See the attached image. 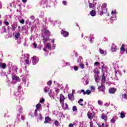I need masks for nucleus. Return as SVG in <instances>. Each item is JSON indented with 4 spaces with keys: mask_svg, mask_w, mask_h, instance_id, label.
<instances>
[{
    "mask_svg": "<svg viewBox=\"0 0 127 127\" xmlns=\"http://www.w3.org/2000/svg\"><path fill=\"white\" fill-rule=\"evenodd\" d=\"M44 91L45 93H47L49 91V88L48 87H45Z\"/></svg>",
    "mask_w": 127,
    "mask_h": 127,
    "instance_id": "nucleus-29",
    "label": "nucleus"
},
{
    "mask_svg": "<svg viewBox=\"0 0 127 127\" xmlns=\"http://www.w3.org/2000/svg\"><path fill=\"white\" fill-rule=\"evenodd\" d=\"M68 99L70 101H74L75 98H74V93H72L71 94H69L68 95Z\"/></svg>",
    "mask_w": 127,
    "mask_h": 127,
    "instance_id": "nucleus-6",
    "label": "nucleus"
},
{
    "mask_svg": "<svg viewBox=\"0 0 127 127\" xmlns=\"http://www.w3.org/2000/svg\"><path fill=\"white\" fill-rule=\"evenodd\" d=\"M7 29L8 31H9V30H10V28H9V26H8L7 28Z\"/></svg>",
    "mask_w": 127,
    "mask_h": 127,
    "instance_id": "nucleus-62",
    "label": "nucleus"
},
{
    "mask_svg": "<svg viewBox=\"0 0 127 127\" xmlns=\"http://www.w3.org/2000/svg\"><path fill=\"white\" fill-rule=\"evenodd\" d=\"M1 7H2V4H1V2H0V9H1Z\"/></svg>",
    "mask_w": 127,
    "mask_h": 127,
    "instance_id": "nucleus-59",
    "label": "nucleus"
},
{
    "mask_svg": "<svg viewBox=\"0 0 127 127\" xmlns=\"http://www.w3.org/2000/svg\"><path fill=\"white\" fill-rule=\"evenodd\" d=\"M104 106H105V107H109L110 106V104H109V103L108 102H106Z\"/></svg>",
    "mask_w": 127,
    "mask_h": 127,
    "instance_id": "nucleus-50",
    "label": "nucleus"
},
{
    "mask_svg": "<svg viewBox=\"0 0 127 127\" xmlns=\"http://www.w3.org/2000/svg\"><path fill=\"white\" fill-rule=\"evenodd\" d=\"M32 60L33 65H35L36 63H38V60H37V58L35 56L32 58Z\"/></svg>",
    "mask_w": 127,
    "mask_h": 127,
    "instance_id": "nucleus-5",
    "label": "nucleus"
},
{
    "mask_svg": "<svg viewBox=\"0 0 127 127\" xmlns=\"http://www.w3.org/2000/svg\"><path fill=\"white\" fill-rule=\"evenodd\" d=\"M65 109L66 110H68L69 109V107H68V104H67V103H65Z\"/></svg>",
    "mask_w": 127,
    "mask_h": 127,
    "instance_id": "nucleus-52",
    "label": "nucleus"
},
{
    "mask_svg": "<svg viewBox=\"0 0 127 127\" xmlns=\"http://www.w3.org/2000/svg\"><path fill=\"white\" fill-rule=\"evenodd\" d=\"M83 101H84V100H83V99H79V101H78V103L79 104V105H80V106H81L82 107H83V106H84V104L81 103H82V102H83Z\"/></svg>",
    "mask_w": 127,
    "mask_h": 127,
    "instance_id": "nucleus-19",
    "label": "nucleus"
},
{
    "mask_svg": "<svg viewBox=\"0 0 127 127\" xmlns=\"http://www.w3.org/2000/svg\"><path fill=\"white\" fill-rule=\"evenodd\" d=\"M20 89H21V86H18V90H20Z\"/></svg>",
    "mask_w": 127,
    "mask_h": 127,
    "instance_id": "nucleus-60",
    "label": "nucleus"
},
{
    "mask_svg": "<svg viewBox=\"0 0 127 127\" xmlns=\"http://www.w3.org/2000/svg\"><path fill=\"white\" fill-rule=\"evenodd\" d=\"M45 33L46 34H47L48 36H50V34H51V33H50V31L46 29H45Z\"/></svg>",
    "mask_w": 127,
    "mask_h": 127,
    "instance_id": "nucleus-18",
    "label": "nucleus"
},
{
    "mask_svg": "<svg viewBox=\"0 0 127 127\" xmlns=\"http://www.w3.org/2000/svg\"><path fill=\"white\" fill-rule=\"evenodd\" d=\"M74 126H75V125H73V124H70L69 125H68V127H74Z\"/></svg>",
    "mask_w": 127,
    "mask_h": 127,
    "instance_id": "nucleus-47",
    "label": "nucleus"
},
{
    "mask_svg": "<svg viewBox=\"0 0 127 127\" xmlns=\"http://www.w3.org/2000/svg\"><path fill=\"white\" fill-rule=\"evenodd\" d=\"M98 105H102V104H103V102H102V101H101V100H98Z\"/></svg>",
    "mask_w": 127,
    "mask_h": 127,
    "instance_id": "nucleus-46",
    "label": "nucleus"
},
{
    "mask_svg": "<svg viewBox=\"0 0 127 127\" xmlns=\"http://www.w3.org/2000/svg\"><path fill=\"white\" fill-rule=\"evenodd\" d=\"M25 63L27 65H29L30 63H29V59H27L25 60Z\"/></svg>",
    "mask_w": 127,
    "mask_h": 127,
    "instance_id": "nucleus-30",
    "label": "nucleus"
},
{
    "mask_svg": "<svg viewBox=\"0 0 127 127\" xmlns=\"http://www.w3.org/2000/svg\"><path fill=\"white\" fill-rule=\"evenodd\" d=\"M40 107H41V104H40V103H38L36 105V108L37 110H39Z\"/></svg>",
    "mask_w": 127,
    "mask_h": 127,
    "instance_id": "nucleus-27",
    "label": "nucleus"
},
{
    "mask_svg": "<svg viewBox=\"0 0 127 127\" xmlns=\"http://www.w3.org/2000/svg\"><path fill=\"white\" fill-rule=\"evenodd\" d=\"M120 117L121 118V119H124V118H126V115H125V113H121Z\"/></svg>",
    "mask_w": 127,
    "mask_h": 127,
    "instance_id": "nucleus-23",
    "label": "nucleus"
},
{
    "mask_svg": "<svg viewBox=\"0 0 127 127\" xmlns=\"http://www.w3.org/2000/svg\"><path fill=\"white\" fill-rule=\"evenodd\" d=\"M6 33V28L5 26H3L2 27V32L1 33Z\"/></svg>",
    "mask_w": 127,
    "mask_h": 127,
    "instance_id": "nucleus-20",
    "label": "nucleus"
},
{
    "mask_svg": "<svg viewBox=\"0 0 127 127\" xmlns=\"http://www.w3.org/2000/svg\"><path fill=\"white\" fill-rule=\"evenodd\" d=\"M101 119H102V120H104L105 122H107V116L105 115L104 114L101 115Z\"/></svg>",
    "mask_w": 127,
    "mask_h": 127,
    "instance_id": "nucleus-17",
    "label": "nucleus"
},
{
    "mask_svg": "<svg viewBox=\"0 0 127 127\" xmlns=\"http://www.w3.org/2000/svg\"><path fill=\"white\" fill-rule=\"evenodd\" d=\"M102 72H104V68H105V65H103L102 66Z\"/></svg>",
    "mask_w": 127,
    "mask_h": 127,
    "instance_id": "nucleus-55",
    "label": "nucleus"
},
{
    "mask_svg": "<svg viewBox=\"0 0 127 127\" xmlns=\"http://www.w3.org/2000/svg\"><path fill=\"white\" fill-rule=\"evenodd\" d=\"M61 34H62L64 37H68L69 36V32L63 30L61 31Z\"/></svg>",
    "mask_w": 127,
    "mask_h": 127,
    "instance_id": "nucleus-3",
    "label": "nucleus"
},
{
    "mask_svg": "<svg viewBox=\"0 0 127 127\" xmlns=\"http://www.w3.org/2000/svg\"><path fill=\"white\" fill-rule=\"evenodd\" d=\"M19 36H20V33L19 32L16 33L14 35V37L16 38V39H18Z\"/></svg>",
    "mask_w": 127,
    "mask_h": 127,
    "instance_id": "nucleus-21",
    "label": "nucleus"
},
{
    "mask_svg": "<svg viewBox=\"0 0 127 127\" xmlns=\"http://www.w3.org/2000/svg\"><path fill=\"white\" fill-rule=\"evenodd\" d=\"M47 48H48V49H51V44L50 43L47 44Z\"/></svg>",
    "mask_w": 127,
    "mask_h": 127,
    "instance_id": "nucleus-25",
    "label": "nucleus"
},
{
    "mask_svg": "<svg viewBox=\"0 0 127 127\" xmlns=\"http://www.w3.org/2000/svg\"><path fill=\"white\" fill-rule=\"evenodd\" d=\"M111 13L112 14H116L117 13V11H112Z\"/></svg>",
    "mask_w": 127,
    "mask_h": 127,
    "instance_id": "nucleus-54",
    "label": "nucleus"
},
{
    "mask_svg": "<svg viewBox=\"0 0 127 127\" xmlns=\"http://www.w3.org/2000/svg\"><path fill=\"white\" fill-rule=\"evenodd\" d=\"M98 90H100L101 89V92H103V93L105 92V90H106V87H105V86L104 85L101 84V86H99L98 87Z\"/></svg>",
    "mask_w": 127,
    "mask_h": 127,
    "instance_id": "nucleus-7",
    "label": "nucleus"
},
{
    "mask_svg": "<svg viewBox=\"0 0 127 127\" xmlns=\"http://www.w3.org/2000/svg\"><path fill=\"white\" fill-rule=\"evenodd\" d=\"M45 102V99L44 98L42 99L40 101V103H44Z\"/></svg>",
    "mask_w": 127,
    "mask_h": 127,
    "instance_id": "nucleus-41",
    "label": "nucleus"
},
{
    "mask_svg": "<svg viewBox=\"0 0 127 127\" xmlns=\"http://www.w3.org/2000/svg\"><path fill=\"white\" fill-rule=\"evenodd\" d=\"M21 119L22 121H24V120H25V116L24 115H22Z\"/></svg>",
    "mask_w": 127,
    "mask_h": 127,
    "instance_id": "nucleus-42",
    "label": "nucleus"
},
{
    "mask_svg": "<svg viewBox=\"0 0 127 127\" xmlns=\"http://www.w3.org/2000/svg\"><path fill=\"white\" fill-rule=\"evenodd\" d=\"M125 47V45L123 44L120 49V52H121V54H123V53H124V52H126V48Z\"/></svg>",
    "mask_w": 127,
    "mask_h": 127,
    "instance_id": "nucleus-10",
    "label": "nucleus"
},
{
    "mask_svg": "<svg viewBox=\"0 0 127 127\" xmlns=\"http://www.w3.org/2000/svg\"><path fill=\"white\" fill-rule=\"evenodd\" d=\"M94 65L95 66H98V65H100V63H99L98 62H96L94 63Z\"/></svg>",
    "mask_w": 127,
    "mask_h": 127,
    "instance_id": "nucleus-45",
    "label": "nucleus"
},
{
    "mask_svg": "<svg viewBox=\"0 0 127 127\" xmlns=\"http://www.w3.org/2000/svg\"><path fill=\"white\" fill-rule=\"evenodd\" d=\"M1 67L2 69H5V67H6V64H5V63H2L1 64Z\"/></svg>",
    "mask_w": 127,
    "mask_h": 127,
    "instance_id": "nucleus-28",
    "label": "nucleus"
},
{
    "mask_svg": "<svg viewBox=\"0 0 127 127\" xmlns=\"http://www.w3.org/2000/svg\"><path fill=\"white\" fill-rule=\"evenodd\" d=\"M49 122H51V118H49V116H47L45 118L44 124H48Z\"/></svg>",
    "mask_w": 127,
    "mask_h": 127,
    "instance_id": "nucleus-13",
    "label": "nucleus"
},
{
    "mask_svg": "<svg viewBox=\"0 0 127 127\" xmlns=\"http://www.w3.org/2000/svg\"><path fill=\"white\" fill-rule=\"evenodd\" d=\"M111 50L112 51V52H116L117 50H118V49L117 48V46L113 45L112 46L111 48Z\"/></svg>",
    "mask_w": 127,
    "mask_h": 127,
    "instance_id": "nucleus-12",
    "label": "nucleus"
},
{
    "mask_svg": "<svg viewBox=\"0 0 127 127\" xmlns=\"http://www.w3.org/2000/svg\"><path fill=\"white\" fill-rule=\"evenodd\" d=\"M55 92L56 94H58L60 92V90L59 88H55Z\"/></svg>",
    "mask_w": 127,
    "mask_h": 127,
    "instance_id": "nucleus-40",
    "label": "nucleus"
},
{
    "mask_svg": "<svg viewBox=\"0 0 127 127\" xmlns=\"http://www.w3.org/2000/svg\"><path fill=\"white\" fill-rule=\"evenodd\" d=\"M37 112H38L37 109H35V112H34L35 115H37Z\"/></svg>",
    "mask_w": 127,
    "mask_h": 127,
    "instance_id": "nucleus-58",
    "label": "nucleus"
},
{
    "mask_svg": "<svg viewBox=\"0 0 127 127\" xmlns=\"http://www.w3.org/2000/svg\"><path fill=\"white\" fill-rule=\"evenodd\" d=\"M44 51H47L46 48L43 49Z\"/></svg>",
    "mask_w": 127,
    "mask_h": 127,
    "instance_id": "nucleus-64",
    "label": "nucleus"
},
{
    "mask_svg": "<svg viewBox=\"0 0 127 127\" xmlns=\"http://www.w3.org/2000/svg\"><path fill=\"white\" fill-rule=\"evenodd\" d=\"M16 27H17V23H16V25L12 24L10 27V29H11L12 31H15Z\"/></svg>",
    "mask_w": 127,
    "mask_h": 127,
    "instance_id": "nucleus-11",
    "label": "nucleus"
},
{
    "mask_svg": "<svg viewBox=\"0 0 127 127\" xmlns=\"http://www.w3.org/2000/svg\"><path fill=\"white\" fill-rule=\"evenodd\" d=\"M102 6L105 8V9H106L107 10V8H106L107 7V3H104L102 5Z\"/></svg>",
    "mask_w": 127,
    "mask_h": 127,
    "instance_id": "nucleus-35",
    "label": "nucleus"
},
{
    "mask_svg": "<svg viewBox=\"0 0 127 127\" xmlns=\"http://www.w3.org/2000/svg\"><path fill=\"white\" fill-rule=\"evenodd\" d=\"M20 23H21V24H24V20L23 19H22L21 20L19 21Z\"/></svg>",
    "mask_w": 127,
    "mask_h": 127,
    "instance_id": "nucleus-37",
    "label": "nucleus"
},
{
    "mask_svg": "<svg viewBox=\"0 0 127 127\" xmlns=\"http://www.w3.org/2000/svg\"><path fill=\"white\" fill-rule=\"evenodd\" d=\"M97 125L98 127H109V125H106L105 126V123H102V125H101V124H100L99 123H97Z\"/></svg>",
    "mask_w": 127,
    "mask_h": 127,
    "instance_id": "nucleus-15",
    "label": "nucleus"
},
{
    "mask_svg": "<svg viewBox=\"0 0 127 127\" xmlns=\"http://www.w3.org/2000/svg\"><path fill=\"white\" fill-rule=\"evenodd\" d=\"M116 120H118V117L117 116H113L112 119L110 121L111 124H115Z\"/></svg>",
    "mask_w": 127,
    "mask_h": 127,
    "instance_id": "nucleus-9",
    "label": "nucleus"
},
{
    "mask_svg": "<svg viewBox=\"0 0 127 127\" xmlns=\"http://www.w3.org/2000/svg\"><path fill=\"white\" fill-rule=\"evenodd\" d=\"M80 62H81V60L79 59H78L77 60V63H80Z\"/></svg>",
    "mask_w": 127,
    "mask_h": 127,
    "instance_id": "nucleus-61",
    "label": "nucleus"
},
{
    "mask_svg": "<svg viewBox=\"0 0 127 127\" xmlns=\"http://www.w3.org/2000/svg\"><path fill=\"white\" fill-rule=\"evenodd\" d=\"M90 95L91 94V91L90 90H87L85 92V95Z\"/></svg>",
    "mask_w": 127,
    "mask_h": 127,
    "instance_id": "nucleus-33",
    "label": "nucleus"
},
{
    "mask_svg": "<svg viewBox=\"0 0 127 127\" xmlns=\"http://www.w3.org/2000/svg\"><path fill=\"white\" fill-rule=\"evenodd\" d=\"M12 80L13 81H16V82H20V79L19 77L15 75L12 76Z\"/></svg>",
    "mask_w": 127,
    "mask_h": 127,
    "instance_id": "nucleus-4",
    "label": "nucleus"
},
{
    "mask_svg": "<svg viewBox=\"0 0 127 127\" xmlns=\"http://www.w3.org/2000/svg\"><path fill=\"white\" fill-rule=\"evenodd\" d=\"M117 91V89L115 88H110L109 89V94H115L116 93V91Z\"/></svg>",
    "mask_w": 127,
    "mask_h": 127,
    "instance_id": "nucleus-8",
    "label": "nucleus"
},
{
    "mask_svg": "<svg viewBox=\"0 0 127 127\" xmlns=\"http://www.w3.org/2000/svg\"><path fill=\"white\" fill-rule=\"evenodd\" d=\"M91 90H93V91H95V90H96V88L94 86H91Z\"/></svg>",
    "mask_w": 127,
    "mask_h": 127,
    "instance_id": "nucleus-53",
    "label": "nucleus"
},
{
    "mask_svg": "<svg viewBox=\"0 0 127 127\" xmlns=\"http://www.w3.org/2000/svg\"><path fill=\"white\" fill-rule=\"evenodd\" d=\"M54 124L56 127H58L59 125V122H58L57 120H56L54 122Z\"/></svg>",
    "mask_w": 127,
    "mask_h": 127,
    "instance_id": "nucleus-31",
    "label": "nucleus"
},
{
    "mask_svg": "<svg viewBox=\"0 0 127 127\" xmlns=\"http://www.w3.org/2000/svg\"><path fill=\"white\" fill-rule=\"evenodd\" d=\"M33 45L35 47V48H36V47H37V44L36 43H34L33 44Z\"/></svg>",
    "mask_w": 127,
    "mask_h": 127,
    "instance_id": "nucleus-51",
    "label": "nucleus"
},
{
    "mask_svg": "<svg viewBox=\"0 0 127 127\" xmlns=\"http://www.w3.org/2000/svg\"><path fill=\"white\" fill-rule=\"evenodd\" d=\"M67 3H68L67 2V1L66 0L63 1V4H64V5H67Z\"/></svg>",
    "mask_w": 127,
    "mask_h": 127,
    "instance_id": "nucleus-36",
    "label": "nucleus"
},
{
    "mask_svg": "<svg viewBox=\"0 0 127 127\" xmlns=\"http://www.w3.org/2000/svg\"><path fill=\"white\" fill-rule=\"evenodd\" d=\"M107 80L106 79V76L104 75V74L102 75V82H106Z\"/></svg>",
    "mask_w": 127,
    "mask_h": 127,
    "instance_id": "nucleus-26",
    "label": "nucleus"
},
{
    "mask_svg": "<svg viewBox=\"0 0 127 127\" xmlns=\"http://www.w3.org/2000/svg\"><path fill=\"white\" fill-rule=\"evenodd\" d=\"M73 69L75 71H78V66H74Z\"/></svg>",
    "mask_w": 127,
    "mask_h": 127,
    "instance_id": "nucleus-49",
    "label": "nucleus"
},
{
    "mask_svg": "<svg viewBox=\"0 0 127 127\" xmlns=\"http://www.w3.org/2000/svg\"><path fill=\"white\" fill-rule=\"evenodd\" d=\"M89 8H94V6H95V5L93 3H89Z\"/></svg>",
    "mask_w": 127,
    "mask_h": 127,
    "instance_id": "nucleus-24",
    "label": "nucleus"
},
{
    "mask_svg": "<svg viewBox=\"0 0 127 127\" xmlns=\"http://www.w3.org/2000/svg\"><path fill=\"white\" fill-rule=\"evenodd\" d=\"M81 93H83V95H86V92L84 89H81L80 90Z\"/></svg>",
    "mask_w": 127,
    "mask_h": 127,
    "instance_id": "nucleus-44",
    "label": "nucleus"
},
{
    "mask_svg": "<svg viewBox=\"0 0 127 127\" xmlns=\"http://www.w3.org/2000/svg\"><path fill=\"white\" fill-rule=\"evenodd\" d=\"M65 101V96L63 94H60V102L61 105H64V101Z\"/></svg>",
    "mask_w": 127,
    "mask_h": 127,
    "instance_id": "nucleus-1",
    "label": "nucleus"
},
{
    "mask_svg": "<svg viewBox=\"0 0 127 127\" xmlns=\"http://www.w3.org/2000/svg\"><path fill=\"white\" fill-rule=\"evenodd\" d=\"M42 37L43 38V42L44 44V45H46V42L47 41V38H45L44 36H42Z\"/></svg>",
    "mask_w": 127,
    "mask_h": 127,
    "instance_id": "nucleus-16",
    "label": "nucleus"
},
{
    "mask_svg": "<svg viewBox=\"0 0 127 127\" xmlns=\"http://www.w3.org/2000/svg\"><path fill=\"white\" fill-rule=\"evenodd\" d=\"M47 84L48 85V86H51V85H52V81L51 80H49Z\"/></svg>",
    "mask_w": 127,
    "mask_h": 127,
    "instance_id": "nucleus-34",
    "label": "nucleus"
},
{
    "mask_svg": "<svg viewBox=\"0 0 127 127\" xmlns=\"http://www.w3.org/2000/svg\"><path fill=\"white\" fill-rule=\"evenodd\" d=\"M100 53L101 54H105V51L102 49H100Z\"/></svg>",
    "mask_w": 127,
    "mask_h": 127,
    "instance_id": "nucleus-39",
    "label": "nucleus"
},
{
    "mask_svg": "<svg viewBox=\"0 0 127 127\" xmlns=\"http://www.w3.org/2000/svg\"><path fill=\"white\" fill-rule=\"evenodd\" d=\"M103 14H104V11L102 9V11L100 12V15H102Z\"/></svg>",
    "mask_w": 127,
    "mask_h": 127,
    "instance_id": "nucleus-56",
    "label": "nucleus"
},
{
    "mask_svg": "<svg viewBox=\"0 0 127 127\" xmlns=\"http://www.w3.org/2000/svg\"><path fill=\"white\" fill-rule=\"evenodd\" d=\"M87 117H88V118L89 119V120H93V118H94L95 117H96V114H94L93 115V114L91 112H88L87 113Z\"/></svg>",
    "mask_w": 127,
    "mask_h": 127,
    "instance_id": "nucleus-2",
    "label": "nucleus"
},
{
    "mask_svg": "<svg viewBox=\"0 0 127 127\" xmlns=\"http://www.w3.org/2000/svg\"><path fill=\"white\" fill-rule=\"evenodd\" d=\"M30 18L31 19H32V20H34V19L35 18V17L33 15H31L30 17Z\"/></svg>",
    "mask_w": 127,
    "mask_h": 127,
    "instance_id": "nucleus-43",
    "label": "nucleus"
},
{
    "mask_svg": "<svg viewBox=\"0 0 127 127\" xmlns=\"http://www.w3.org/2000/svg\"><path fill=\"white\" fill-rule=\"evenodd\" d=\"M72 111H73V112H75V111H77V107L76 106H73Z\"/></svg>",
    "mask_w": 127,
    "mask_h": 127,
    "instance_id": "nucleus-32",
    "label": "nucleus"
},
{
    "mask_svg": "<svg viewBox=\"0 0 127 127\" xmlns=\"http://www.w3.org/2000/svg\"><path fill=\"white\" fill-rule=\"evenodd\" d=\"M89 13L91 16H96V14H97V12L95 10H92Z\"/></svg>",
    "mask_w": 127,
    "mask_h": 127,
    "instance_id": "nucleus-14",
    "label": "nucleus"
},
{
    "mask_svg": "<svg viewBox=\"0 0 127 127\" xmlns=\"http://www.w3.org/2000/svg\"><path fill=\"white\" fill-rule=\"evenodd\" d=\"M94 126V123H93V121H90V127H93Z\"/></svg>",
    "mask_w": 127,
    "mask_h": 127,
    "instance_id": "nucleus-38",
    "label": "nucleus"
},
{
    "mask_svg": "<svg viewBox=\"0 0 127 127\" xmlns=\"http://www.w3.org/2000/svg\"><path fill=\"white\" fill-rule=\"evenodd\" d=\"M4 23L5 24V25H9V23L7 21H4Z\"/></svg>",
    "mask_w": 127,
    "mask_h": 127,
    "instance_id": "nucleus-48",
    "label": "nucleus"
},
{
    "mask_svg": "<svg viewBox=\"0 0 127 127\" xmlns=\"http://www.w3.org/2000/svg\"><path fill=\"white\" fill-rule=\"evenodd\" d=\"M78 66L80 68H81V69H84L85 68V64L82 63L79 64Z\"/></svg>",
    "mask_w": 127,
    "mask_h": 127,
    "instance_id": "nucleus-22",
    "label": "nucleus"
},
{
    "mask_svg": "<svg viewBox=\"0 0 127 127\" xmlns=\"http://www.w3.org/2000/svg\"><path fill=\"white\" fill-rule=\"evenodd\" d=\"M88 84H89V81L86 80V85H88Z\"/></svg>",
    "mask_w": 127,
    "mask_h": 127,
    "instance_id": "nucleus-63",
    "label": "nucleus"
},
{
    "mask_svg": "<svg viewBox=\"0 0 127 127\" xmlns=\"http://www.w3.org/2000/svg\"><path fill=\"white\" fill-rule=\"evenodd\" d=\"M22 2L26 3V2H27V0H22Z\"/></svg>",
    "mask_w": 127,
    "mask_h": 127,
    "instance_id": "nucleus-57",
    "label": "nucleus"
}]
</instances>
